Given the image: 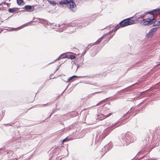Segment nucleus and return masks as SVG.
Here are the masks:
<instances>
[{
  "label": "nucleus",
  "instance_id": "1",
  "mask_svg": "<svg viewBox=\"0 0 160 160\" xmlns=\"http://www.w3.org/2000/svg\"><path fill=\"white\" fill-rule=\"evenodd\" d=\"M145 14H150L148 16V18L143 19L141 22V24L143 26H149L153 23L155 16L160 14V9H155L152 11L145 12Z\"/></svg>",
  "mask_w": 160,
  "mask_h": 160
},
{
  "label": "nucleus",
  "instance_id": "2",
  "mask_svg": "<svg viewBox=\"0 0 160 160\" xmlns=\"http://www.w3.org/2000/svg\"><path fill=\"white\" fill-rule=\"evenodd\" d=\"M132 18H129L125 19L119 23L121 27H123L128 25L132 24L134 23L135 21L131 19Z\"/></svg>",
  "mask_w": 160,
  "mask_h": 160
},
{
  "label": "nucleus",
  "instance_id": "3",
  "mask_svg": "<svg viewBox=\"0 0 160 160\" xmlns=\"http://www.w3.org/2000/svg\"><path fill=\"white\" fill-rule=\"evenodd\" d=\"M67 6L73 11L74 12L76 9V4L72 0H69V2L67 4Z\"/></svg>",
  "mask_w": 160,
  "mask_h": 160
},
{
  "label": "nucleus",
  "instance_id": "4",
  "mask_svg": "<svg viewBox=\"0 0 160 160\" xmlns=\"http://www.w3.org/2000/svg\"><path fill=\"white\" fill-rule=\"evenodd\" d=\"M157 28H156L151 29L148 33L146 34V36L148 38L152 37L154 34V33L157 31Z\"/></svg>",
  "mask_w": 160,
  "mask_h": 160
},
{
  "label": "nucleus",
  "instance_id": "5",
  "mask_svg": "<svg viewBox=\"0 0 160 160\" xmlns=\"http://www.w3.org/2000/svg\"><path fill=\"white\" fill-rule=\"evenodd\" d=\"M69 0H62L59 2V4L61 5H62L64 4H67L69 2Z\"/></svg>",
  "mask_w": 160,
  "mask_h": 160
},
{
  "label": "nucleus",
  "instance_id": "6",
  "mask_svg": "<svg viewBox=\"0 0 160 160\" xmlns=\"http://www.w3.org/2000/svg\"><path fill=\"white\" fill-rule=\"evenodd\" d=\"M108 34V33H107L102 36L101 38H99L96 42V43L97 44H99L101 42L102 39L106 38V37Z\"/></svg>",
  "mask_w": 160,
  "mask_h": 160
},
{
  "label": "nucleus",
  "instance_id": "7",
  "mask_svg": "<svg viewBox=\"0 0 160 160\" xmlns=\"http://www.w3.org/2000/svg\"><path fill=\"white\" fill-rule=\"evenodd\" d=\"M64 58H67L68 59H73L75 58L76 57L75 56L73 55H65Z\"/></svg>",
  "mask_w": 160,
  "mask_h": 160
},
{
  "label": "nucleus",
  "instance_id": "8",
  "mask_svg": "<svg viewBox=\"0 0 160 160\" xmlns=\"http://www.w3.org/2000/svg\"><path fill=\"white\" fill-rule=\"evenodd\" d=\"M153 26H158L160 24L159 21H157V19L154 18V19L153 22Z\"/></svg>",
  "mask_w": 160,
  "mask_h": 160
},
{
  "label": "nucleus",
  "instance_id": "9",
  "mask_svg": "<svg viewBox=\"0 0 160 160\" xmlns=\"http://www.w3.org/2000/svg\"><path fill=\"white\" fill-rule=\"evenodd\" d=\"M112 114V113H110L109 114L106 115H105V116H104L103 115L101 114H99V116L100 117V118H103L102 119H101V120H102V119H105V118L109 117L110 115H111Z\"/></svg>",
  "mask_w": 160,
  "mask_h": 160
},
{
  "label": "nucleus",
  "instance_id": "10",
  "mask_svg": "<svg viewBox=\"0 0 160 160\" xmlns=\"http://www.w3.org/2000/svg\"><path fill=\"white\" fill-rule=\"evenodd\" d=\"M32 6L30 5H26L23 8V9L27 11H29L32 9Z\"/></svg>",
  "mask_w": 160,
  "mask_h": 160
},
{
  "label": "nucleus",
  "instance_id": "11",
  "mask_svg": "<svg viewBox=\"0 0 160 160\" xmlns=\"http://www.w3.org/2000/svg\"><path fill=\"white\" fill-rule=\"evenodd\" d=\"M17 1L19 5H23L25 4L23 0H17Z\"/></svg>",
  "mask_w": 160,
  "mask_h": 160
},
{
  "label": "nucleus",
  "instance_id": "12",
  "mask_svg": "<svg viewBox=\"0 0 160 160\" xmlns=\"http://www.w3.org/2000/svg\"><path fill=\"white\" fill-rule=\"evenodd\" d=\"M79 77H78L77 76H76V75L70 77V78H68L67 79V82H69L71 81L74 78H79Z\"/></svg>",
  "mask_w": 160,
  "mask_h": 160
},
{
  "label": "nucleus",
  "instance_id": "13",
  "mask_svg": "<svg viewBox=\"0 0 160 160\" xmlns=\"http://www.w3.org/2000/svg\"><path fill=\"white\" fill-rule=\"evenodd\" d=\"M48 1L49 2V3L52 4V5L53 6L56 5V3L54 1H51L49 0H48Z\"/></svg>",
  "mask_w": 160,
  "mask_h": 160
},
{
  "label": "nucleus",
  "instance_id": "14",
  "mask_svg": "<svg viewBox=\"0 0 160 160\" xmlns=\"http://www.w3.org/2000/svg\"><path fill=\"white\" fill-rule=\"evenodd\" d=\"M121 27L120 25L119 24H118L115 27V28L114 30V32H116L118 29L120 28Z\"/></svg>",
  "mask_w": 160,
  "mask_h": 160
},
{
  "label": "nucleus",
  "instance_id": "15",
  "mask_svg": "<svg viewBox=\"0 0 160 160\" xmlns=\"http://www.w3.org/2000/svg\"><path fill=\"white\" fill-rule=\"evenodd\" d=\"M15 8H10L8 11L9 12H13L15 11Z\"/></svg>",
  "mask_w": 160,
  "mask_h": 160
},
{
  "label": "nucleus",
  "instance_id": "16",
  "mask_svg": "<svg viewBox=\"0 0 160 160\" xmlns=\"http://www.w3.org/2000/svg\"><path fill=\"white\" fill-rule=\"evenodd\" d=\"M69 140V139L68 140V138L67 137L62 140V143H63L64 142L66 141H68Z\"/></svg>",
  "mask_w": 160,
  "mask_h": 160
},
{
  "label": "nucleus",
  "instance_id": "17",
  "mask_svg": "<svg viewBox=\"0 0 160 160\" xmlns=\"http://www.w3.org/2000/svg\"><path fill=\"white\" fill-rule=\"evenodd\" d=\"M2 3H3V2H2V3H0V6L2 5Z\"/></svg>",
  "mask_w": 160,
  "mask_h": 160
},
{
  "label": "nucleus",
  "instance_id": "18",
  "mask_svg": "<svg viewBox=\"0 0 160 160\" xmlns=\"http://www.w3.org/2000/svg\"><path fill=\"white\" fill-rule=\"evenodd\" d=\"M1 9V8H0V9Z\"/></svg>",
  "mask_w": 160,
  "mask_h": 160
}]
</instances>
